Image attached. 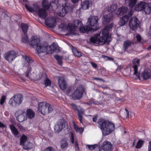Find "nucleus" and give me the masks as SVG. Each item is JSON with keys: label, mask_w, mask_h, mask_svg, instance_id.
Instances as JSON below:
<instances>
[{"label": "nucleus", "mask_w": 151, "mask_h": 151, "mask_svg": "<svg viewBox=\"0 0 151 151\" xmlns=\"http://www.w3.org/2000/svg\"><path fill=\"white\" fill-rule=\"evenodd\" d=\"M113 26V24L111 23L105 27L101 32L96 34L93 37H91L90 41L92 43L98 45L99 44H103L106 42H109L111 38L109 36V30Z\"/></svg>", "instance_id": "f257e3e1"}, {"label": "nucleus", "mask_w": 151, "mask_h": 151, "mask_svg": "<svg viewBox=\"0 0 151 151\" xmlns=\"http://www.w3.org/2000/svg\"><path fill=\"white\" fill-rule=\"evenodd\" d=\"M22 57V59L24 61L22 64L23 65V70H26L24 74L22 75L24 78H25L27 79H31L32 78L31 74L32 71V68L30 66L33 63L34 61L29 56L20 53L19 54V56Z\"/></svg>", "instance_id": "f03ea898"}, {"label": "nucleus", "mask_w": 151, "mask_h": 151, "mask_svg": "<svg viewBox=\"0 0 151 151\" xmlns=\"http://www.w3.org/2000/svg\"><path fill=\"white\" fill-rule=\"evenodd\" d=\"M82 23L81 21L76 19L73 21V23L68 24L67 26L65 27V29L71 33L75 32L77 28H79L80 32L82 33L93 31L92 28L88 26L82 27Z\"/></svg>", "instance_id": "7ed1b4c3"}, {"label": "nucleus", "mask_w": 151, "mask_h": 151, "mask_svg": "<svg viewBox=\"0 0 151 151\" xmlns=\"http://www.w3.org/2000/svg\"><path fill=\"white\" fill-rule=\"evenodd\" d=\"M25 6L28 11L31 12H35L42 19H45L47 16L46 11L43 9L40 8L37 5H35L33 7H31L25 4Z\"/></svg>", "instance_id": "20e7f679"}, {"label": "nucleus", "mask_w": 151, "mask_h": 151, "mask_svg": "<svg viewBox=\"0 0 151 151\" xmlns=\"http://www.w3.org/2000/svg\"><path fill=\"white\" fill-rule=\"evenodd\" d=\"M52 110V106L48 103L42 102L38 104V111L40 112L43 115L48 114Z\"/></svg>", "instance_id": "39448f33"}, {"label": "nucleus", "mask_w": 151, "mask_h": 151, "mask_svg": "<svg viewBox=\"0 0 151 151\" xmlns=\"http://www.w3.org/2000/svg\"><path fill=\"white\" fill-rule=\"evenodd\" d=\"M20 145L23 149L28 150L32 148L33 144L27 140V137L24 135L21 137L20 139Z\"/></svg>", "instance_id": "423d86ee"}, {"label": "nucleus", "mask_w": 151, "mask_h": 151, "mask_svg": "<svg viewBox=\"0 0 151 151\" xmlns=\"http://www.w3.org/2000/svg\"><path fill=\"white\" fill-rule=\"evenodd\" d=\"M60 9V10L57 12V14L59 16L63 17L65 16L66 13L71 11L72 7L69 3H66Z\"/></svg>", "instance_id": "0eeeda50"}, {"label": "nucleus", "mask_w": 151, "mask_h": 151, "mask_svg": "<svg viewBox=\"0 0 151 151\" xmlns=\"http://www.w3.org/2000/svg\"><path fill=\"white\" fill-rule=\"evenodd\" d=\"M84 89L82 86H79L74 91L72 94V97L75 100L78 99L82 96Z\"/></svg>", "instance_id": "6e6552de"}, {"label": "nucleus", "mask_w": 151, "mask_h": 151, "mask_svg": "<svg viewBox=\"0 0 151 151\" xmlns=\"http://www.w3.org/2000/svg\"><path fill=\"white\" fill-rule=\"evenodd\" d=\"M99 20L98 17L97 16L91 17L88 19L87 24L91 27H95V28H92L93 31H96L98 29L97 27V22Z\"/></svg>", "instance_id": "1a4fd4ad"}, {"label": "nucleus", "mask_w": 151, "mask_h": 151, "mask_svg": "<svg viewBox=\"0 0 151 151\" xmlns=\"http://www.w3.org/2000/svg\"><path fill=\"white\" fill-rule=\"evenodd\" d=\"M67 124L65 121L63 119L58 120L56 123L54 127L55 131L56 132H60L62 129L65 128Z\"/></svg>", "instance_id": "9d476101"}, {"label": "nucleus", "mask_w": 151, "mask_h": 151, "mask_svg": "<svg viewBox=\"0 0 151 151\" xmlns=\"http://www.w3.org/2000/svg\"><path fill=\"white\" fill-rule=\"evenodd\" d=\"M115 129L114 124L111 122L107 121L105 129L102 131L103 134L105 135H107L112 132Z\"/></svg>", "instance_id": "9b49d317"}, {"label": "nucleus", "mask_w": 151, "mask_h": 151, "mask_svg": "<svg viewBox=\"0 0 151 151\" xmlns=\"http://www.w3.org/2000/svg\"><path fill=\"white\" fill-rule=\"evenodd\" d=\"M4 59L9 62H11L16 57V53L14 50L9 51L4 55Z\"/></svg>", "instance_id": "f8f14e48"}, {"label": "nucleus", "mask_w": 151, "mask_h": 151, "mask_svg": "<svg viewBox=\"0 0 151 151\" xmlns=\"http://www.w3.org/2000/svg\"><path fill=\"white\" fill-rule=\"evenodd\" d=\"M139 22L137 19L135 17H132L130 20L129 26L132 30H135L137 28Z\"/></svg>", "instance_id": "ddd939ff"}, {"label": "nucleus", "mask_w": 151, "mask_h": 151, "mask_svg": "<svg viewBox=\"0 0 151 151\" xmlns=\"http://www.w3.org/2000/svg\"><path fill=\"white\" fill-rule=\"evenodd\" d=\"M58 0H55L52 2L50 3L48 0H44L42 2V5L44 9H48L50 6H55L58 7Z\"/></svg>", "instance_id": "4468645a"}, {"label": "nucleus", "mask_w": 151, "mask_h": 151, "mask_svg": "<svg viewBox=\"0 0 151 151\" xmlns=\"http://www.w3.org/2000/svg\"><path fill=\"white\" fill-rule=\"evenodd\" d=\"M40 40L39 38L37 36L32 37L29 42V44L32 47L34 48H37L40 44Z\"/></svg>", "instance_id": "2eb2a0df"}, {"label": "nucleus", "mask_w": 151, "mask_h": 151, "mask_svg": "<svg viewBox=\"0 0 151 151\" xmlns=\"http://www.w3.org/2000/svg\"><path fill=\"white\" fill-rule=\"evenodd\" d=\"M139 60L138 58H135L132 60V63L134 64L133 66L134 70V75H135L139 79L140 78L139 74L138 72V67L139 65Z\"/></svg>", "instance_id": "dca6fc26"}, {"label": "nucleus", "mask_w": 151, "mask_h": 151, "mask_svg": "<svg viewBox=\"0 0 151 151\" xmlns=\"http://www.w3.org/2000/svg\"><path fill=\"white\" fill-rule=\"evenodd\" d=\"M45 23L48 27L54 28L56 25V19L53 17H49L45 20Z\"/></svg>", "instance_id": "f3484780"}, {"label": "nucleus", "mask_w": 151, "mask_h": 151, "mask_svg": "<svg viewBox=\"0 0 151 151\" xmlns=\"http://www.w3.org/2000/svg\"><path fill=\"white\" fill-rule=\"evenodd\" d=\"M19 94H15L9 101L10 105L13 106H16L19 104Z\"/></svg>", "instance_id": "a211bd4d"}, {"label": "nucleus", "mask_w": 151, "mask_h": 151, "mask_svg": "<svg viewBox=\"0 0 151 151\" xmlns=\"http://www.w3.org/2000/svg\"><path fill=\"white\" fill-rule=\"evenodd\" d=\"M101 148L104 151H111L112 149V145L110 142L106 140L103 142Z\"/></svg>", "instance_id": "6ab92c4d"}, {"label": "nucleus", "mask_w": 151, "mask_h": 151, "mask_svg": "<svg viewBox=\"0 0 151 151\" xmlns=\"http://www.w3.org/2000/svg\"><path fill=\"white\" fill-rule=\"evenodd\" d=\"M58 84L60 88L62 90L65 89L67 86V82L65 81L63 77H58Z\"/></svg>", "instance_id": "aec40b11"}, {"label": "nucleus", "mask_w": 151, "mask_h": 151, "mask_svg": "<svg viewBox=\"0 0 151 151\" xmlns=\"http://www.w3.org/2000/svg\"><path fill=\"white\" fill-rule=\"evenodd\" d=\"M111 13H109L108 14L104 15L103 17L102 23L103 24H106L110 22L112 18Z\"/></svg>", "instance_id": "412c9836"}, {"label": "nucleus", "mask_w": 151, "mask_h": 151, "mask_svg": "<svg viewBox=\"0 0 151 151\" xmlns=\"http://www.w3.org/2000/svg\"><path fill=\"white\" fill-rule=\"evenodd\" d=\"M147 5V3L141 1L136 5L135 9L137 11H140L144 10Z\"/></svg>", "instance_id": "4be33fe9"}, {"label": "nucleus", "mask_w": 151, "mask_h": 151, "mask_svg": "<svg viewBox=\"0 0 151 151\" xmlns=\"http://www.w3.org/2000/svg\"><path fill=\"white\" fill-rule=\"evenodd\" d=\"M141 76L143 79H147L151 77V71L150 69H146L141 74Z\"/></svg>", "instance_id": "5701e85b"}, {"label": "nucleus", "mask_w": 151, "mask_h": 151, "mask_svg": "<svg viewBox=\"0 0 151 151\" xmlns=\"http://www.w3.org/2000/svg\"><path fill=\"white\" fill-rule=\"evenodd\" d=\"M131 15V14H129V16L127 15H124L122 18L120 19V21L119 22V25L122 26L126 24Z\"/></svg>", "instance_id": "b1692460"}, {"label": "nucleus", "mask_w": 151, "mask_h": 151, "mask_svg": "<svg viewBox=\"0 0 151 151\" xmlns=\"http://www.w3.org/2000/svg\"><path fill=\"white\" fill-rule=\"evenodd\" d=\"M107 122L104 119H100L97 122L98 126L101 129L102 131L105 129Z\"/></svg>", "instance_id": "393cba45"}, {"label": "nucleus", "mask_w": 151, "mask_h": 151, "mask_svg": "<svg viewBox=\"0 0 151 151\" xmlns=\"http://www.w3.org/2000/svg\"><path fill=\"white\" fill-rule=\"evenodd\" d=\"M47 47L46 46L40 44L37 48L36 50L39 56H40L41 53L45 52L47 50Z\"/></svg>", "instance_id": "a878e982"}, {"label": "nucleus", "mask_w": 151, "mask_h": 151, "mask_svg": "<svg viewBox=\"0 0 151 151\" xmlns=\"http://www.w3.org/2000/svg\"><path fill=\"white\" fill-rule=\"evenodd\" d=\"M26 115L27 117L31 119L35 116V113L32 109H28L27 111Z\"/></svg>", "instance_id": "bb28decb"}, {"label": "nucleus", "mask_w": 151, "mask_h": 151, "mask_svg": "<svg viewBox=\"0 0 151 151\" xmlns=\"http://www.w3.org/2000/svg\"><path fill=\"white\" fill-rule=\"evenodd\" d=\"M77 111H78V119L79 120L80 122L83 124V117L82 115H84L85 111L83 109H82L80 110H78Z\"/></svg>", "instance_id": "cd10ccee"}, {"label": "nucleus", "mask_w": 151, "mask_h": 151, "mask_svg": "<svg viewBox=\"0 0 151 151\" xmlns=\"http://www.w3.org/2000/svg\"><path fill=\"white\" fill-rule=\"evenodd\" d=\"M133 43L130 40H126L124 42L123 45V48L124 51H126L128 48L131 46Z\"/></svg>", "instance_id": "c85d7f7f"}, {"label": "nucleus", "mask_w": 151, "mask_h": 151, "mask_svg": "<svg viewBox=\"0 0 151 151\" xmlns=\"http://www.w3.org/2000/svg\"><path fill=\"white\" fill-rule=\"evenodd\" d=\"M144 10L146 14H149L151 13V2L147 3Z\"/></svg>", "instance_id": "c756f323"}, {"label": "nucleus", "mask_w": 151, "mask_h": 151, "mask_svg": "<svg viewBox=\"0 0 151 151\" xmlns=\"http://www.w3.org/2000/svg\"><path fill=\"white\" fill-rule=\"evenodd\" d=\"M60 147L62 149L67 148L68 146V143L65 139H63L61 141Z\"/></svg>", "instance_id": "7c9ffc66"}, {"label": "nucleus", "mask_w": 151, "mask_h": 151, "mask_svg": "<svg viewBox=\"0 0 151 151\" xmlns=\"http://www.w3.org/2000/svg\"><path fill=\"white\" fill-rule=\"evenodd\" d=\"M81 6L82 8L85 10L88 9L89 6V2L88 0L83 1L81 3Z\"/></svg>", "instance_id": "2f4dec72"}, {"label": "nucleus", "mask_w": 151, "mask_h": 151, "mask_svg": "<svg viewBox=\"0 0 151 151\" xmlns=\"http://www.w3.org/2000/svg\"><path fill=\"white\" fill-rule=\"evenodd\" d=\"M73 127L74 129L77 133H79L80 134L82 133L84 131V129L82 127L79 128L76 125L74 122H73Z\"/></svg>", "instance_id": "473e14b6"}, {"label": "nucleus", "mask_w": 151, "mask_h": 151, "mask_svg": "<svg viewBox=\"0 0 151 151\" xmlns=\"http://www.w3.org/2000/svg\"><path fill=\"white\" fill-rule=\"evenodd\" d=\"M9 127L12 132L14 135L16 136L19 133L18 130L13 124H11L10 125Z\"/></svg>", "instance_id": "72a5a7b5"}, {"label": "nucleus", "mask_w": 151, "mask_h": 151, "mask_svg": "<svg viewBox=\"0 0 151 151\" xmlns=\"http://www.w3.org/2000/svg\"><path fill=\"white\" fill-rule=\"evenodd\" d=\"M21 27L24 34H27L28 28L27 24H26L22 23L21 24Z\"/></svg>", "instance_id": "f704fd0d"}, {"label": "nucleus", "mask_w": 151, "mask_h": 151, "mask_svg": "<svg viewBox=\"0 0 151 151\" xmlns=\"http://www.w3.org/2000/svg\"><path fill=\"white\" fill-rule=\"evenodd\" d=\"M72 51L75 55L77 57L79 58L82 55L81 53L75 48H73Z\"/></svg>", "instance_id": "c9c22d12"}, {"label": "nucleus", "mask_w": 151, "mask_h": 151, "mask_svg": "<svg viewBox=\"0 0 151 151\" xmlns=\"http://www.w3.org/2000/svg\"><path fill=\"white\" fill-rule=\"evenodd\" d=\"M54 57L57 60L58 64L61 65L62 64V60L63 58V57L56 55Z\"/></svg>", "instance_id": "e433bc0d"}, {"label": "nucleus", "mask_w": 151, "mask_h": 151, "mask_svg": "<svg viewBox=\"0 0 151 151\" xmlns=\"http://www.w3.org/2000/svg\"><path fill=\"white\" fill-rule=\"evenodd\" d=\"M24 111H22V114H19V119H20L21 121L19 122H22L27 119V117L25 116Z\"/></svg>", "instance_id": "4c0bfd02"}, {"label": "nucleus", "mask_w": 151, "mask_h": 151, "mask_svg": "<svg viewBox=\"0 0 151 151\" xmlns=\"http://www.w3.org/2000/svg\"><path fill=\"white\" fill-rule=\"evenodd\" d=\"M143 142L144 141H142L140 139L137 142L135 148L137 149L141 148L143 144Z\"/></svg>", "instance_id": "58836bf2"}, {"label": "nucleus", "mask_w": 151, "mask_h": 151, "mask_svg": "<svg viewBox=\"0 0 151 151\" xmlns=\"http://www.w3.org/2000/svg\"><path fill=\"white\" fill-rule=\"evenodd\" d=\"M137 0H129V5L130 7L132 8L135 4Z\"/></svg>", "instance_id": "ea45409f"}, {"label": "nucleus", "mask_w": 151, "mask_h": 151, "mask_svg": "<svg viewBox=\"0 0 151 151\" xmlns=\"http://www.w3.org/2000/svg\"><path fill=\"white\" fill-rule=\"evenodd\" d=\"M24 35H23L22 37V41L23 42L27 43L29 41L28 38L27 34H24Z\"/></svg>", "instance_id": "a19ab883"}, {"label": "nucleus", "mask_w": 151, "mask_h": 151, "mask_svg": "<svg viewBox=\"0 0 151 151\" xmlns=\"http://www.w3.org/2000/svg\"><path fill=\"white\" fill-rule=\"evenodd\" d=\"M58 47V45L54 42L50 46L51 50L54 51L57 50Z\"/></svg>", "instance_id": "79ce46f5"}, {"label": "nucleus", "mask_w": 151, "mask_h": 151, "mask_svg": "<svg viewBox=\"0 0 151 151\" xmlns=\"http://www.w3.org/2000/svg\"><path fill=\"white\" fill-rule=\"evenodd\" d=\"M121 12V13L122 15L126 13L128 10V9L127 7H122L120 8Z\"/></svg>", "instance_id": "37998d69"}, {"label": "nucleus", "mask_w": 151, "mask_h": 151, "mask_svg": "<svg viewBox=\"0 0 151 151\" xmlns=\"http://www.w3.org/2000/svg\"><path fill=\"white\" fill-rule=\"evenodd\" d=\"M6 96H2L0 100V104L1 105H3L4 103L6 101Z\"/></svg>", "instance_id": "c03bdc74"}, {"label": "nucleus", "mask_w": 151, "mask_h": 151, "mask_svg": "<svg viewBox=\"0 0 151 151\" xmlns=\"http://www.w3.org/2000/svg\"><path fill=\"white\" fill-rule=\"evenodd\" d=\"M45 85L46 86H50L51 84V82L50 80L48 79H46L44 81Z\"/></svg>", "instance_id": "a18cd8bd"}, {"label": "nucleus", "mask_w": 151, "mask_h": 151, "mask_svg": "<svg viewBox=\"0 0 151 151\" xmlns=\"http://www.w3.org/2000/svg\"><path fill=\"white\" fill-rule=\"evenodd\" d=\"M87 146L88 147V149L91 150H92L93 149H96L98 147H96V146H97V145H87Z\"/></svg>", "instance_id": "49530a36"}, {"label": "nucleus", "mask_w": 151, "mask_h": 151, "mask_svg": "<svg viewBox=\"0 0 151 151\" xmlns=\"http://www.w3.org/2000/svg\"><path fill=\"white\" fill-rule=\"evenodd\" d=\"M117 6L116 5H112L111 6L109 12H113L116 9Z\"/></svg>", "instance_id": "de8ad7c7"}, {"label": "nucleus", "mask_w": 151, "mask_h": 151, "mask_svg": "<svg viewBox=\"0 0 151 151\" xmlns=\"http://www.w3.org/2000/svg\"><path fill=\"white\" fill-rule=\"evenodd\" d=\"M44 151H55L54 149L51 147H49L46 148Z\"/></svg>", "instance_id": "09e8293b"}, {"label": "nucleus", "mask_w": 151, "mask_h": 151, "mask_svg": "<svg viewBox=\"0 0 151 151\" xmlns=\"http://www.w3.org/2000/svg\"><path fill=\"white\" fill-rule=\"evenodd\" d=\"M71 106V107L73 108L75 111H78V108L77 106L74 104L71 103L70 104Z\"/></svg>", "instance_id": "8fccbe9b"}, {"label": "nucleus", "mask_w": 151, "mask_h": 151, "mask_svg": "<svg viewBox=\"0 0 151 151\" xmlns=\"http://www.w3.org/2000/svg\"><path fill=\"white\" fill-rule=\"evenodd\" d=\"M70 139L72 143L73 144L74 143V136L72 132H71Z\"/></svg>", "instance_id": "3c124183"}, {"label": "nucleus", "mask_w": 151, "mask_h": 151, "mask_svg": "<svg viewBox=\"0 0 151 151\" xmlns=\"http://www.w3.org/2000/svg\"><path fill=\"white\" fill-rule=\"evenodd\" d=\"M103 58L104 60H113V58H111L110 57H109L107 56H103Z\"/></svg>", "instance_id": "603ef678"}, {"label": "nucleus", "mask_w": 151, "mask_h": 151, "mask_svg": "<svg viewBox=\"0 0 151 151\" xmlns=\"http://www.w3.org/2000/svg\"><path fill=\"white\" fill-rule=\"evenodd\" d=\"M116 13L117 15H122L120 8H119L116 11Z\"/></svg>", "instance_id": "864d4df0"}, {"label": "nucleus", "mask_w": 151, "mask_h": 151, "mask_svg": "<svg viewBox=\"0 0 151 151\" xmlns=\"http://www.w3.org/2000/svg\"><path fill=\"white\" fill-rule=\"evenodd\" d=\"M125 110L126 111V118H128L129 117V111L127 110V109L125 108Z\"/></svg>", "instance_id": "5fc2aeb1"}, {"label": "nucleus", "mask_w": 151, "mask_h": 151, "mask_svg": "<svg viewBox=\"0 0 151 151\" xmlns=\"http://www.w3.org/2000/svg\"><path fill=\"white\" fill-rule=\"evenodd\" d=\"M136 37L137 40L138 41H141V36L139 35H136Z\"/></svg>", "instance_id": "6e6d98bb"}, {"label": "nucleus", "mask_w": 151, "mask_h": 151, "mask_svg": "<svg viewBox=\"0 0 151 151\" xmlns=\"http://www.w3.org/2000/svg\"><path fill=\"white\" fill-rule=\"evenodd\" d=\"M91 64L92 66L94 68H96L97 67V65L95 63H94L93 62H91Z\"/></svg>", "instance_id": "4d7b16f0"}, {"label": "nucleus", "mask_w": 151, "mask_h": 151, "mask_svg": "<svg viewBox=\"0 0 151 151\" xmlns=\"http://www.w3.org/2000/svg\"><path fill=\"white\" fill-rule=\"evenodd\" d=\"M23 99L22 96L21 94H19V104L22 103Z\"/></svg>", "instance_id": "13d9d810"}, {"label": "nucleus", "mask_w": 151, "mask_h": 151, "mask_svg": "<svg viewBox=\"0 0 151 151\" xmlns=\"http://www.w3.org/2000/svg\"><path fill=\"white\" fill-rule=\"evenodd\" d=\"M149 145L148 146V150L151 151V141L149 142Z\"/></svg>", "instance_id": "bf43d9fd"}, {"label": "nucleus", "mask_w": 151, "mask_h": 151, "mask_svg": "<svg viewBox=\"0 0 151 151\" xmlns=\"http://www.w3.org/2000/svg\"><path fill=\"white\" fill-rule=\"evenodd\" d=\"M15 116L16 117V119L18 121H19V118L18 117L19 115H18V112L17 111L15 114Z\"/></svg>", "instance_id": "052dcab7"}, {"label": "nucleus", "mask_w": 151, "mask_h": 151, "mask_svg": "<svg viewBox=\"0 0 151 151\" xmlns=\"http://www.w3.org/2000/svg\"><path fill=\"white\" fill-rule=\"evenodd\" d=\"M71 1L73 4H76L79 1V0H71Z\"/></svg>", "instance_id": "680f3d73"}, {"label": "nucleus", "mask_w": 151, "mask_h": 151, "mask_svg": "<svg viewBox=\"0 0 151 151\" xmlns=\"http://www.w3.org/2000/svg\"><path fill=\"white\" fill-rule=\"evenodd\" d=\"M5 127V125L0 121V127Z\"/></svg>", "instance_id": "e2e57ef3"}, {"label": "nucleus", "mask_w": 151, "mask_h": 151, "mask_svg": "<svg viewBox=\"0 0 151 151\" xmlns=\"http://www.w3.org/2000/svg\"><path fill=\"white\" fill-rule=\"evenodd\" d=\"M97 116H95L93 118V122H95L97 120Z\"/></svg>", "instance_id": "0e129e2a"}, {"label": "nucleus", "mask_w": 151, "mask_h": 151, "mask_svg": "<svg viewBox=\"0 0 151 151\" xmlns=\"http://www.w3.org/2000/svg\"><path fill=\"white\" fill-rule=\"evenodd\" d=\"M65 26V25L63 24H61L60 25V27H61L62 28H63V29H65L64 28Z\"/></svg>", "instance_id": "69168bd1"}, {"label": "nucleus", "mask_w": 151, "mask_h": 151, "mask_svg": "<svg viewBox=\"0 0 151 151\" xmlns=\"http://www.w3.org/2000/svg\"><path fill=\"white\" fill-rule=\"evenodd\" d=\"M93 80H99V81H103V80L102 79L99 78H93Z\"/></svg>", "instance_id": "338daca9"}, {"label": "nucleus", "mask_w": 151, "mask_h": 151, "mask_svg": "<svg viewBox=\"0 0 151 151\" xmlns=\"http://www.w3.org/2000/svg\"><path fill=\"white\" fill-rule=\"evenodd\" d=\"M95 151H101V149L99 147L97 148L95 150Z\"/></svg>", "instance_id": "774afa93"}]
</instances>
